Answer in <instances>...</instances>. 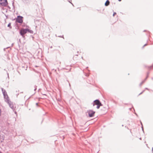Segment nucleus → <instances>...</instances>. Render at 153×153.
<instances>
[{"label":"nucleus","mask_w":153,"mask_h":153,"mask_svg":"<svg viewBox=\"0 0 153 153\" xmlns=\"http://www.w3.org/2000/svg\"><path fill=\"white\" fill-rule=\"evenodd\" d=\"M3 95L4 96V98L5 101L8 103H10V102L11 103V102L10 100L9 97L7 95V93L6 92L4 91L3 92Z\"/></svg>","instance_id":"f257e3e1"},{"label":"nucleus","mask_w":153,"mask_h":153,"mask_svg":"<svg viewBox=\"0 0 153 153\" xmlns=\"http://www.w3.org/2000/svg\"><path fill=\"white\" fill-rule=\"evenodd\" d=\"M95 105H97V108L99 109L100 106H102V105L98 100H96L94 101L93 106Z\"/></svg>","instance_id":"f03ea898"},{"label":"nucleus","mask_w":153,"mask_h":153,"mask_svg":"<svg viewBox=\"0 0 153 153\" xmlns=\"http://www.w3.org/2000/svg\"><path fill=\"white\" fill-rule=\"evenodd\" d=\"M23 17L20 16H18L16 19V21L18 23H22L23 22Z\"/></svg>","instance_id":"7ed1b4c3"},{"label":"nucleus","mask_w":153,"mask_h":153,"mask_svg":"<svg viewBox=\"0 0 153 153\" xmlns=\"http://www.w3.org/2000/svg\"><path fill=\"white\" fill-rule=\"evenodd\" d=\"M7 4V0H0V4L3 6H6Z\"/></svg>","instance_id":"20e7f679"},{"label":"nucleus","mask_w":153,"mask_h":153,"mask_svg":"<svg viewBox=\"0 0 153 153\" xmlns=\"http://www.w3.org/2000/svg\"><path fill=\"white\" fill-rule=\"evenodd\" d=\"M27 29H22L20 30V34L22 36H23L25 34L27 33Z\"/></svg>","instance_id":"39448f33"},{"label":"nucleus","mask_w":153,"mask_h":153,"mask_svg":"<svg viewBox=\"0 0 153 153\" xmlns=\"http://www.w3.org/2000/svg\"><path fill=\"white\" fill-rule=\"evenodd\" d=\"M88 114L90 117H92L94 116L95 112L93 111L90 110L88 111Z\"/></svg>","instance_id":"423d86ee"},{"label":"nucleus","mask_w":153,"mask_h":153,"mask_svg":"<svg viewBox=\"0 0 153 153\" xmlns=\"http://www.w3.org/2000/svg\"><path fill=\"white\" fill-rule=\"evenodd\" d=\"M4 136L3 134L0 135V141L1 142H2L4 140Z\"/></svg>","instance_id":"0eeeda50"},{"label":"nucleus","mask_w":153,"mask_h":153,"mask_svg":"<svg viewBox=\"0 0 153 153\" xmlns=\"http://www.w3.org/2000/svg\"><path fill=\"white\" fill-rule=\"evenodd\" d=\"M8 104H9V106L12 108V109L14 108V105L12 102H11V103L10 102V103H8Z\"/></svg>","instance_id":"6e6552de"},{"label":"nucleus","mask_w":153,"mask_h":153,"mask_svg":"<svg viewBox=\"0 0 153 153\" xmlns=\"http://www.w3.org/2000/svg\"><path fill=\"white\" fill-rule=\"evenodd\" d=\"M27 32H29L31 33H33V31L31 30H30L28 29H27Z\"/></svg>","instance_id":"1a4fd4ad"},{"label":"nucleus","mask_w":153,"mask_h":153,"mask_svg":"<svg viewBox=\"0 0 153 153\" xmlns=\"http://www.w3.org/2000/svg\"><path fill=\"white\" fill-rule=\"evenodd\" d=\"M109 2L108 0H107V1L105 3V5L106 6H107L109 4Z\"/></svg>","instance_id":"9d476101"},{"label":"nucleus","mask_w":153,"mask_h":153,"mask_svg":"<svg viewBox=\"0 0 153 153\" xmlns=\"http://www.w3.org/2000/svg\"><path fill=\"white\" fill-rule=\"evenodd\" d=\"M7 26H8V27H9L10 28H11V24L10 23H9L8 24Z\"/></svg>","instance_id":"9b49d317"},{"label":"nucleus","mask_w":153,"mask_h":153,"mask_svg":"<svg viewBox=\"0 0 153 153\" xmlns=\"http://www.w3.org/2000/svg\"><path fill=\"white\" fill-rule=\"evenodd\" d=\"M128 132H130L131 134L132 133V132H131V130H129V129H128V131H126V133H127Z\"/></svg>","instance_id":"f8f14e48"},{"label":"nucleus","mask_w":153,"mask_h":153,"mask_svg":"<svg viewBox=\"0 0 153 153\" xmlns=\"http://www.w3.org/2000/svg\"><path fill=\"white\" fill-rule=\"evenodd\" d=\"M116 13L115 12L114 13H113V16H114V15H116Z\"/></svg>","instance_id":"ddd939ff"},{"label":"nucleus","mask_w":153,"mask_h":153,"mask_svg":"<svg viewBox=\"0 0 153 153\" xmlns=\"http://www.w3.org/2000/svg\"><path fill=\"white\" fill-rule=\"evenodd\" d=\"M119 1H121V0H118Z\"/></svg>","instance_id":"4468645a"},{"label":"nucleus","mask_w":153,"mask_h":153,"mask_svg":"<svg viewBox=\"0 0 153 153\" xmlns=\"http://www.w3.org/2000/svg\"><path fill=\"white\" fill-rule=\"evenodd\" d=\"M146 44H145V45H144V46H146Z\"/></svg>","instance_id":"2eb2a0df"},{"label":"nucleus","mask_w":153,"mask_h":153,"mask_svg":"<svg viewBox=\"0 0 153 153\" xmlns=\"http://www.w3.org/2000/svg\"><path fill=\"white\" fill-rule=\"evenodd\" d=\"M0 153H2L1 152H0Z\"/></svg>","instance_id":"dca6fc26"}]
</instances>
